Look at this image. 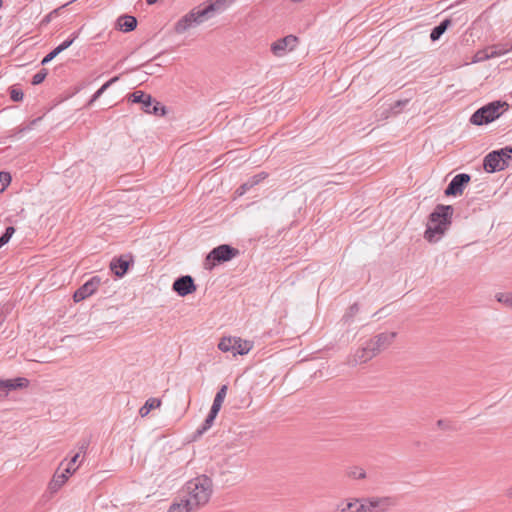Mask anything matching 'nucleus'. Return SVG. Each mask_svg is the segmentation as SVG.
I'll return each mask as SVG.
<instances>
[{
	"label": "nucleus",
	"mask_w": 512,
	"mask_h": 512,
	"mask_svg": "<svg viewBox=\"0 0 512 512\" xmlns=\"http://www.w3.org/2000/svg\"><path fill=\"white\" fill-rule=\"evenodd\" d=\"M212 492V480L206 475H199L185 484L182 496L198 510L208 503Z\"/></svg>",
	"instance_id": "1"
},
{
	"label": "nucleus",
	"mask_w": 512,
	"mask_h": 512,
	"mask_svg": "<svg viewBox=\"0 0 512 512\" xmlns=\"http://www.w3.org/2000/svg\"><path fill=\"white\" fill-rule=\"evenodd\" d=\"M453 212L454 209L451 205L438 204L429 215L424 238L429 242L438 241L450 226Z\"/></svg>",
	"instance_id": "2"
},
{
	"label": "nucleus",
	"mask_w": 512,
	"mask_h": 512,
	"mask_svg": "<svg viewBox=\"0 0 512 512\" xmlns=\"http://www.w3.org/2000/svg\"><path fill=\"white\" fill-rule=\"evenodd\" d=\"M503 107H506V109H508V103L500 100L490 102L484 105L483 107L477 109L470 117V122L473 125L477 126L491 123L492 121L500 117V115L502 114V112H500V109Z\"/></svg>",
	"instance_id": "3"
},
{
	"label": "nucleus",
	"mask_w": 512,
	"mask_h": 512,
	"mask_svg": "<svg viewBox=\"0 0 512 512\" xmlns=\"http://www.w3.org/2000/svg\"><path fill=\"white\" fill-rule=\"evenodd\" d=\"M396 503L391 496L358 498V506L353 512H386Z\"/></svg>",
	"instance_id": "4"
},
{
	"label": "nucleus",
	"mask_w": 512,
	"mask_h": 512,
	"mask_svg": "<svg viewBox=\"0 0 512 512\" xmlns=\"http://www.w3.org/2000/svg\"><path fill=\"white\" fill-rule=\"evenodd\" d=\"M239 255V250L228 245L221 244L213 248L205 257L203 266L205 270L211 271L217 264L230 261Z\"/></svg>",
	"instance_id": "5"
},
{
	"label": "nucleus",
	"mask_w": 512,
	"mask_h": 512,
	"mask_svg": "<svg viewBox=\"0 0 512 512\" xmlns=\"http://www.w3.org/2000/svg\"><path fill=\"white\" fill-rule=\"evenodd\" d=\"M212 10L211 8H193L183 17H181L175 24L174 30L178 34H182L186 32L188 29L195 27L197 25L202 24L206 20L210 19L208 17V11Z\"/></svg>",
	"instance_id": "6"
},
{
	"label": "nucleus",
	"mask_w": 512,
	"mask_h": 512,
	"mask_svg": "<svg viewBox=\"0 0 512 512\" xmlns=\"http://www.w3.org/2000/svg\"><path fill=\"white\" fill-rule=\"evenodd\" d=\"M470 175L466 173H460L453 177L444 193L446 196H458L461 195L470 182Z\"/></svg>",
	"instance_id": "7"
},
{
	"label": "nucleus",
	"mask_w": 512,
	"mask_h": 512,
	"mask_svg": "<svg viewBox=\"0 0 512 512\" xmlns=\"http://www.w3.org/2000/svg\"><path fill=\"white\" fill-rule=\"evenodd\" d=\"M172 289L181 297H185L196 291L197 286L194 279L190 275H184L178 277L173 285Z\"/></svg>",
	"instance_id": "8"
},
{
	"label": "nucleus",
	"mask_w": 512,
	"mask_h": 512,
	"mask_svg": "<svg viewBox=\"0 0 512 512\" xmlns=\"http://www.w3.org/2000/svg\"><path fill=\"white\" fill-rule=\"evenodd\" d=\"M101 283V279L98 276H93L86 283L80 286L73 295L75 302H80L92 294H94Z\"/></svg>",
	"instance_id": "9"
},
{
	"label": "nucleus",
	"mask_w": 512,
	"mask_h": 512,
	"mask_svg": "<svg viewBox=\"0 0 512 512\" xmlns=\"http://www.w3.org/2000/svg\"><path fill=\"white\" fill-rule=\"evenodd\" d=\"M298 42V38L294 35H288L281 39H278L271 45V51L272 53L277 56L281 57L285 55L287 51H292L296 44Z\"/></svg>",
	"instance_id": "10"
},
{
	"label": "nucleus",
	"mask_w": 512,
	"mask_h": 512,
	"mask_svg": "<svg viewBox=\"0 0 512 512\" xmlns=\"http://www.w3.org/2000/svg\"><path fill=\"white\" fill-rule=\"evenodd\" d=\"M396 335V332H383L376 335L373 339H370L369 343L376 355L387 349L393 343Z\"/></svg>",
	"instance_id": "11"
},
{
	"label": "nucleus",
	"mask_w": 512,
	"mask_h": 512,
	"mask_svg": "<svg viewBox=\"0 0 512 512\" xmlns=\"http://www.w3.org/2000/svg\"><path fill=\"white\" fill-rule=\"evenodd\" d=\"M376 356L373 348L369 341L365 343V345L355 351L353 355L349 358V363L352 365L363 364L371 360Z\"/></svg>",
	"instance_id": "12"
},
{
	"label": "nucleus",
	"mask_w": 512,
	"mask_h": 512,
	"mask_svg": "<svg viewBox=\"0 0 512 512\" xmlns=\"http://www.w3.org/2000/svg\"><path fill=\"white\" fill-rule=\"evenodd\" d=\"M501 156L498 153V150L491 151L488 153L483 160V168L488 173H494L497 171H502V164H501Z\"/></svg>",
	"instance_id": "13"
},
{
	"label": "nucleus",
	"mask_w": 512,
	"mask_h": 512,
	"mask_svg": "<svg viewBox=\"0 0 512 512\" xmlns=\"http://www.w3.org/2000/svg\"><path fill=\"white\" fill-rule=\"evenodd\" d=\"M132 103L141 104V109L145 113H150L151 105L153 104V97L144 91L138 90L131 93L128 97Z\"/></svg>",
	"instance_id": "14"
},
{
	"label": "nucleus",
	"mask_w": 512,
	"mask_h": 512,
	"mask_svg": "<svg viewBox=\"0 0 512 512\" xmlns=\"http://www.w3.org/2000/svg\"><path fill=\"white\" fill-rule=\"evenodd\" d=\"M231 458H228L225 460L224 464L221 466L220 468V474L222 476H228L226 479H225V482H230V483H236L240 480V476L237 475V473L231 469H236V470H240L241 469V464L239 463H231Z\"/></svg>",
	"instance_id": "15"
},
{
	"label": "nucleus",
	"mask_w": 512,
	"mask_h": 512,
	"mask_svg": "<svg viewBox=\"0 0 512 512\" xmlns=\"http://www.w3.org/2000/svg\"><path fill=\"white\" fill-rule=\"evenodd\" d=\"M29 385V380L24 377H18L15 379H0V390L5 391L6 394L9 391L26 388Z\"/></svg>",
	"instance_id": "16"
},
{
	"label": "nucleus",
	"mask_w": 512,
	"mask_h": 512,
	"mask_svg": "<svg viewBox=\"0 0 512 512\" xmlns=\"http://www.w3.org/2000/svg\"><path fill=\"white\" fill-rule=\"evenodd\" d=\"M132 260H127L123 256L112 259L110 262L111 271L118 277H122L128 271L129 265Z\"/></svg>",
	"instance_id": "17"
},
{
	"label": "nucleus",
	"mask_w": 512,
	"mask_h": 512,
	"mask_svg": "<svg viewBox=\"0 0 512 512\" xmlns=\"http://www.w3.org/2000/svg\"><path fill=\"white\" fill-rule=\"evenodd\" d=\"M267 177V173L261 172L258 173L252 177H250L246 182H244L237 190L236 193L238 195H243L247 191H249L251 188L259 184L261 181H263Z\"/></svg>",
	"instance_id": "18"
},
{
	"label": "nucleus",
	"mask_w": 512,
	"mask_h": 512,
	"mask_svg": "<svg viewBox=\"0 0 512 512\" xmlns=\"http://www.w3.org/2000/svg\"><path fill=\"white\" fill-rule=\"evenodd\" d=\"M196 510L189 500L181 495L179 501L173 502L167 512H195Z\"/></svg>",
	"instance_id": "19"
},
{
	"label": "nucleus",
	"mask_w": 512,
	"mask_h": 512,
	"mask_svg": "<svg viewBox=\"0 0 512 512\" xmlns=\"http://www.w3.org/2000/svg\"><path fill=\"white\" fill-rule=\"evenodd\" d=\"M117 26L123 32H131L137 27V19L131 15H122L117 20Z\"/></svg>",
	"instance_id": "20"
},
{
	"label": "nucleus",
	"mask_w": 512,
	"mask_h": 512,
	"mask_svg": "<svg viewBox=\"0 0 512 512\" xmlns=\"http://www.w3.org/2000/svg\"><path fill=\"white\" fill-rule=\"evenodd\" d=\"M235 0H210L209 3L204 8H211L212 10L208 11V17L211 18L214 16L216 12H220L224 10L226 7L231 5Z\"/></svg>",
	"instance_id": "21"
},
{
	"label": "nucleus",
	"mask_w": 512,
	"mask_h": 512,
	"mask_svg": "<svg viewBox=\"0 0 512 512\" xmlns=\"http://www.w3.org/2000/svg\"><path fill=\"white\" fill-rule=\"evenodd\" d=\"M233 355H245L252 349V342L234 337Z\"/></svg>",
	"instance_id": "22"
},
{
	"label": "nucleus",
	"mask_w": 512,
	"mask_h": 512,
	"mask_svg": "<svg viewBox=\"0 0 512 512\" xmlns=\"http://www.w3.org/2000/svg\"><path fill=\"white\" fill-rule=\"evenodd\" d=\"M452 20L447 18L441 21L437 26H435L430 34V39L435 42L441 38V36L445 33V31L451 26Z\"/></svg>",
	"instance_id": "23"
},
{
	"label": "nucleus",
	"mask_w": 512,
	"mask_h": 512,
	"mask_svg": "<svg viewBox=\"0 0 512 512\" xmlns=\"http://www.w3.org/2000/svg\"><path fill=\"white\" fill-rule=\"evenodd\" d=\"M161 406V400L158 398H149L146 400L145 404L139 409V414L141 417H145L149 414V412L155 408Z\"/></svg>",
	"instance_id": "24"
},
{
	"label": "nucleus",
	"mask_w": 512,
	"mask_h": 512,
	"mask_svg": "<svg viewBox=\"0 0 512 512\" xmlns=\"http://www.w3.org/2000/svg\"><path fill=\"white\" fill-rule=\"evenodd\" d=\"M218 413H219L218 410H215L213 408L210 409V412H209L208 416L206 417L204 423L202 424V426L200 428L197 429V431H196L197 435H202L208 429L211 428Z\"/></svg>",
	"instance_id": "25"
},
{
	"label": "nucleus",
	"mask_w": 512,
	"mask_h": 512,
	"mask_svg": "<svg viewBox=\"0 0 512 512\" xmlns=\"http://www.w3.org/2000/svg\"><path fill=\"white\" fill-rule=\"evenodd\" d=\"M69 475L65 470L60 474L56 473L49 484L50 490L57 491L67 481Z\"/></svg>",
	"instance_id": "26"
},
{
	"label": "nucleus",
	"mask_w": 512,
	"mask_h": 512,
	"mask_svg": "<svg viewBox=\"0 0 512 512\" xmlns=\"http://www.w3.org/2000/svg\"><path fill=\"white\" fill-rule=\"evenodd\" d=\"M498 153L500 154L502 160V168L503 170L512 166V147L506 146L504 148H501L498 150Z\"/></svg>",
	"instance_id": "27"
},
{
	"label": "nucleus",
	"mask_w": 512,
	"mask_h": 512,
	"mask_svg": "<svg viewBox=\"0 0 512 512\" xmlns=\"http://www.w3.org/2000/svg\"><path fill=\"white\" fill-rule=\"evenodd\" d=\"M119 76H115L111 78L109 81L104 83L91 97V99L88 102V106H91L97 99L100 98V96L115 82L119 80Z\"/></svg>",
	"instance_id": "28"
},
{
	"label": "nucleus",
	"mask_w": 512,
	"mask_h": 512,
	"mask_svg": "<svg viewBox=\"0 0 512 512\" xmlns=\"http://www.w3.org/2000/svg\"><path fill=\"white\" fill-rule=\"evenodd\" d=\"M346 476L354 480H363L367 477L365 470L358 466H352L347 468Z\"/></svg>",
	"instance_id": "29"
},
{
	"label": "nucleus",
	"mask_w": 512,
	"mask_h": 512,
	"mask_svg": "<svg viewBox=\"0 0 512 512\" xmlns=\"http://www.w3.org/2000/svg\"><path fill=\"white\" fill-rule=\"evenodd\" d=\"M227 389H228L227 385H222L219 388L218 392L215 395V398H214L211 408L220 411L223 401L226 397Z\"/></svg>",
	"instance_id": "30"
},
{
	"label": "nucleus",
	"mask_w": 512,
	"mask_h": 512,
	"mask_svg": "<svg viewBox=\"0 0 512 512\" xmlns=\"http://www.w3.org/2000/svg\"><path fill=\"white\" fill-rule=\"evenodd\" d=\"M358 506V498H352L348 502H341L337 504V512H353Z\"/></svg>",
	"instance_id": "31"
},
{
	"label": "nucleus",
	"mask_w": 512,
	"mask_h": 512,
	"mask_svg": "<svg viewBox=\"0 0 512 512\" xmlns=\"http://www.w3.org/2000/svg\"><path fill=\"white\" fill-rule=\"evenodd\" d=\"M489 49V56H492L493 58L502 56L509 51H511L510 46L504 44H496L488 47Z\"/></svg>",
	"instance_id": "32"
},
{
	"label": "nucleus",
	"mask_w": 512,
	"mask_h": 512,
	"mask_svg": "<svg viewBox=\"0 0 512 512\" xmlns=\"http://www.w3.org/2000/svg\"><path fill=\"white\" fill-rule=\"evenodd\" d=\"M495 299L506 306L507 308L512 309V292H499L496 293Z\"/></svg>",
	"instance_id": "33"
},
{
	"label": "nucleus",
	"mask_w": 512,
	"mask_h": 512,
	"mask_svg": "<svg viewBox=\"0 0 512 512\" xmlns=\"http://www.w3.org/2000/svg\"><path fill=\"white\" fill-rule=\"evenodd\" d=\"M234 345H235L234 337H223L218 344V348L222 352H232L233 353Z\"/></svg>",
	"instance_id": "34"
},
{
	"label": "nucleus",
	"mask_w": 512,
	"mask_h": 512,
	"mask_svg": "<svg viewBox=\"0 0 512 512\" xmlns=\"http://www.w3.org/2000/svg\"><path fill=\"white\" fill-rule=\"evenodd\" d=\"M149 114H153V115H157V116H159V115L163 116V115L166 114V108L160 102L156 101L153 98V104L151 105L150 113Z\"/></svg>",
	"instance_id": "35"
},
{
	"label": "nucleus",
	"mask_w": 512,
	"mask_h": 512,
	"mask_svg": "<svg viewBox=\"0 0 512 512\" xmlns=\"http://www.w3.org/2000/svg\"><path fill=\"white\" fill-rule=\"evenodd\" d=\"M15 233V228L13 226L6 227L4 233L0 236V248H2L5 244H7L13 234Z\"/></svg>",
	"instance_id": "36"
},
{
	"label": "nucleus",
	"mask_w": 512,
	"mask_h": 512,
	"mask_svg": "<svg viewBox=\"0 0 512 512\" xmlns=\"http://www.w3.org/2000/svg\"><path fill=\"white\" fill-rule=\"evenodd\" d=\"M11 182V175L8 172H0V193L3 192Z\"/></svg>",
	"instance_id": "37"
},
{
	"label": "nucleus",
	"mask_w": 512,
	"mask_h": 512,
	"mask_svg": "<svg viewBox=\"0 0 512 512\" xmlns=\"http://www.w3.org/2000/svg\"><path fill=\"white\" fill-rule=\"evenodd\" d=\"M48 72H47V69L45 68H42L40 71H38L33 77H32V81L31 83L33 85H39L41 84L46 76H47Z\"/></svg>",
	"instance_id": "38"
},
{
	"label": "nucleus",
	"mask_w": 512,
	"mask_h": 512,
	"mask_svg": "<svg viewBox=\"0 0 512 512\" xmlns=\"http://www.w3.org/2000/svg\"><path fill=\"white\" fill-rule=\"evenodd\" d=\"M23 91L20 88L12 86L10 88V98L14 102H19L23 100Z\"/></svg>",
	"instance_id": "39"
},
{
	"label": "nucleus",
	"mask_w": 512,
	"mask_h": 512,
	"mask_svg": "<svg viewBox=\"0 0 512 512\" xmlns=\"http://www.w3.org/2000/svg\"><path fill=\"white\" fill-rule=\"evenodd\" d=\"M80 457V453H76L69 461L67 467L65 468V472L66 473H69V474H73L76 470H77V467H75L74 465L76 464L78 458Z\"/></svg>",
	"instance_id": "40"
},
{
	"label": "nucleus",
	"mask_w": 512,
	"mask_h": 512,
	"mask_svg": "<svg viewBox=\"0 0 512 512\" xmlns=\"http://www.w3.org/2000/svg\"><path fill=\"white\" fill-rule=\"evenodd\" d=\"M76 38H77V34H73L72 38L65 40L60 45H58L55 49L57 50V52L61 53L62 51L69 48Z\"/></svg>",
	"instance_id": "41"
},
{
	"label": "nucleus",
	"mask_w": 512,
	"mask_h": 512,
	"mask_svg": "<svg viewBox=\"0 0 512 512\" xmlns=\"http://www.w3.org/2000/svg\"><path fill=\"white\" fill-rule=\"evenodd\" d=\"M58 54H60L59 52H57V50L54 48L51 52H49L41 61V64L42 65H45L47 63H49L50 61H52Z\"/></svg>",
	"instance_id": "42"
},
{
	"label": "nucleus",
	"mask_w": 512,
	"mask_h": 512,
	"mask_svg": "<svg viewBox=\"0 0 512 512\" xmlns=\"http://www.w3.org/2000/svg\"><path fill=\"white\" fill-rule=\"evenodd\" d=\"M359 311V306L357 303H354L353 305H351L348 309V312L345 314V318L346 319H349V318H352L354 317Z\"/></svg>",
	"instance_id": "43"
},
{
	"label": "nucleus",
	"mask_w": 512,
	"mask_h": 512,
	"mask_svg": "<svg viewBox=\"0 0 512 512\" xmlns=\"http://www.w3.org/2000/svg\"><path fill=\"white\" fill-rule=\"evenodd\" d=\"M89 440L88 439H82L79 443H78V449L79 451L77 453H86L88 447H89Z\"/></svg>",
	"instance_id": "44"
},
{
	"label": "nucleus",
	"mask_w": 512,
	"mask_h": 512,
	"mask_svg": "<svg viewBox=\"0 0 512 512\" xmlns=\"http://www.w3.org/2000/svg\"><path fill=\"white\" fill-rule=\"evenodd\" d=\"M477 57H478V60H488V59L493 58L492 56H489V49H488V47L485 48L482 51H479L477 53Z\"/></svg>",
	"instance_id": "45"
},
{
	"label": "nucleus",
	"mask_w": 512,
	"mask_h": 512,
	"mask_svg": "<svg viewBox=\"0 0 512 512\" xmlns=\"http://www.w3.org/2000/svg\"><path fill=\"white\" fill-rule=\"evenodd\" d=\"M408 103V100H399L397 101L394 106L392 107V109L395 111V112H399V109L403 106H405L406 104Z\"/></svg>",
	"instance_id": "46"
},
{
	"label": "nucleus",
	"mask_w": 512,
	"mask_h": 512,
	"mask_svg": "<svg viewBox=\"0 0 512 512\" xmlns=\"http://www.w3.org/2000/svg\"><path fill=\"white\" fill-rule=\"evenodd\" d=\"M436 424L441 429H447L448 428V425H447L445 420L440 419V420L437 421Z\"/></svg>",
	"instance_id": "47"
},
{
	"label": "nucleus",
	"mask_w": 512,
	"mask_h": 512,
	"mask_svg": "<svg viewBox=\"0 0 512 512\" xmlns=\"http://www.w3.org/2000/svg\"><path fill=\"white\" fill-rule=\"evenodd\" d=\"M505 496L509 499H512V485L506 489Z\"/></svg>",
	"instance_id": "48"
},
{
	"label": "nucleus",
	"mask_w": 512,
	"mask_h": 512,
	"mask_svg": "<svg viewBox=\"0 0 512 512\" xmlns=\"http://www.w3.org/2000/svg\"><path fill=\"white\" fill-rule=\"evenodd\" d=\"M158 0H146L147 4L152 5L155 4Z\"/></svg>",
	"instance_id": "49"
},
{
	"label": "nucleus",
	"mask_w": 512,
	"mask_h": 512,
	"mask_svg": "<svg viewBox=\"0 0 512 512\" xmlns=\"http://www.w3.org/2000/svg\"><path fill=\"white\" fill-rule=\"evenodd\" d=\"M292 2H295V3H298V2H302L303 0H291Z\"/></svg>",
	"instance_id": "50"
},
{
	"label": "nucleus",
	"mask_w": 512,
	"mask_h": 512,
	"mask_svg": "<svg viewBox=\"0 0 512 512\" xmlns=\"http://www.w3.org/2000/svg\"><path fill=\"white\" fill-rule=\"evenodd\" d=\"M3 5V0H0V8L2 7Z\"/></svg>",
	"instance_id": "51"
},
{
	"label": "nucleus",
	"mask_w": 512,
	"mask_h": 512,
	"mask_svg": "<svg viewBox=\"0 0 512 512\" xmlns=\"http://www.w3.org/2000/svg\"><path fill=\"white\" fill-rule=\"evenodd\" d=\"M510 49H511V51H512V45L510 46Z\"/></svg>",
	"instance_id": "52"
}]
</instances>
